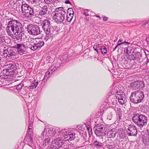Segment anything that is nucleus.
<instances>
[{"instance_id":"obj_1","label":"nucleus","mask_w":149,"mask_h":149,"mask_svg":"<svg viewBox=\"0 0 149 149\" xmlns=\"http://www.w3.org/2000/svg\"><path fill=\"white\" fill-rule=\"evenodd\" d=\"M24 29L22 24L18 21L13 20L9 21L6 30L8 35L20 33Z\"/></svg>"},{"instance_id":"obj_2","label":"nucleus","mask_w":149,"mask_h":149,"mask_svg":"<svg viewBox=\"0 0 149 149\" xmlns=\"http://www.w3.org/2000/svg\"><path fill=\"white\" fill-rule=\"evenodd\" d=\"M5 69L2 72V75L0 76L1 79H5L10 78V76H12L17 69V67L15 63H10L5 66Z\"/></svg>"},{"instance_id":"obj_3","label":"nucleus","mask_w":149,"mask_h":149,"mask_svg":"<svg viewBox=\"0 0 149 149\" xmlns=\"http://www.w3.org/2000/svg\"><path fill=\"white\" fill-rule=\"evenodd\" d=\"M66 12L64 8L62 7H58L55 9L53 19L57 24L63 23L65 20Z\"/></svg>"},{"instance_id":"obj_4","label":"nucleus","mask_w":149,"mask_h":149,"mask_svg":"<svg viewBox=\"0 0 149 149\" xmlns=\"http://www.w3.org/2000/svg\"><path fill=\"white\" fill-rule=\"evenodd\" d=\"M133 121L139 127L142 128L146 125L148 122V118L144 115L139 113L134 114L132 117Z\"/></svg>"},{"instance_id":"obj_5","label":"nucleus","mask_w":149,"mask_h":149,"mask_svg":"<svg viewBox=\"0 0 149 149\" xmlns=\"http://www.w3.org/2000/svg\"><path fill=\"white\" fill-rule=\"evenodd\" d=\"M41 24L42 28L46 35L45 40L47 41L51 37L50 22L47 19H45L42 21Z\"/></svg>"},{"instance_id":"obj_6","label":"nucleus","mask_w":149,"mask_h":149,"mask_svg":"<svg viewBox=\"0 0 149 149\" xmlns=\"http://www.w3.org/2000/svg\"><path fill=\"white\" fill-rule=\"evenodd\" d=\"M21 8L22 14L25 17H32L34 14L33 9L26 3H22Z\"/></svg>"},{"instance_id":"obj_7","label":"nucleus","mask_w":149,"mask_h":149,"mask_svg":"<svg viewBox=\"0 0 149 149\" xmlns=\"http://www.w3.org/2000/svg\"><path fill=\"white\" fill-rule=\"evenodd\" d=\"M27 30L29 34L33 36L38 35L42 32L38 26L31 24L27 25Z\"/></svg>"},{"instance_id":"obj_8","label":"nucleus","mask_w":149,"mask_h":149,"mask_svg":"<svg viewBox=\"0 0 149 149\" xmlns=\"http://www.w3.org/2000/svg\"><path fill=\"white\" fill-rule=\"evenodd\" d=\"M11 47L6 46L3 49V56L7 59L14 58L15 56V53L12 49Z\"/></svg>"},{"instance_id":"obj_9","label":"nucleus","mask_w":149,"mask_h":149,"mask_svg":"<svg viewBox=\"0 0 149 149\" xmlns=\"http://www.w3.org/2000/svg\"><path fill=\"white\" fill-rule=\"evenodd\" d=\"M65 140L70 141L75 138V134L71 132H69L68 130L64 129L61 131Z\"/></svg>"},{"instance_id":"obj_10","label":"nucleus","mask_w":149,"mask_h":149,"mask_svg":"<svg viewBox=\"0 0 149 149\" xmlns=\"http://www.w3.org/2000/svg\"><path fill=\"white\" fill-rule=\"evenodd\" d=\"M125 93L122 90L117 91L116 92V102H117V101L118 102H126L125 97Z\"/></svg>"},{"instance_id":"obj_11","label":"nucleus","mask_w":149,"mask_h":149,"mask_svg":"<svg viewBox=\"0 0 149 149\" xmlns=\"http://www.w3.org/2000/svg\"><path fill=\"white\" fill-rule=\"evenodd\" d=\"M127 130L126 131L128 135L136 136L137 135V131L135 125L132 124L129 125Z\"/></svg>"},{"instance_id":"obj_12","label":"nucleus","mask_w":149,"mask_h":149,"mask_svg":"<svg viewBox=\"0 0 149 149\" xmlns=\"http://www.w3.org/2000/svg\"><path fill=\"white\" fill-rule=\"evenodd\" d=\"M132 86L134 89H140L144 87L145 84L143 81L138 80L133 82Z\"/></svg>"},{"instance_id":"obj_13","label":"nucleus","mask_w":149,"mask_h":149,"mask_svg":"<svg viewBox=\"0 0 149 149\" xmlns=\"http://www.w3.org/2000/svg\"><path fill=\"white\" fill-rule=\"evenodd\" d=\"M27 0L34 7H39L42 8V7L43 6V4H44V2L42 0Z\"/></svg>"},{"instance_id":"obj_14","label":"nucleus","mask_w":149,"mask_h":149,"mask_svg":"<svg viewBox=\"0 0 149 149\" xmlns=\"http://www.w3.org/2000/svg\"><path fill=\"white\" fill-rule=\"evenodd\" d=\"M36 39L32 38L29 39L28 41L26 42V46L33 51H35L33 49V47L35 46V42Z\"/></svg>"},{"instance_id":"obj_15","label":"nucleus","mask_w":149,"mask_h":149,"mask_svg":"<svg viewBox=\"0 0 149 149\" xmlns=\"http://www.w3.org/2000/svg\"><path fill=\"white\" fill-rule=\"evenodd\" d=\"M141 56V54L138 53L134 54H130V55H128L126 57L129 60H134L136 59H140Z\"/></svg>"},{"instance_id":"obj_16","label":"nucleus","mask_w":149,"mask_h":149,"mask_svg":"<svg viewBox=\"0 0 149 149\" xmlns=\"http://www.w3.org/2000/svg\"><path fill=\"white\" fill-rule=\"evenodd\" d=\"M55 144L57 145L60 148H63L62 145L64 144L65 141L61 139L60 138H57L55 139L53 141Z\"/></svg>"},{"instance_id":"obj_17","label":"nucleus","mask_w":149,"mask_h":149,"mask_svg":"<svg viewBox=\"0 0 149 149\" xmlns=\"http://www.w3.org/2000/svg\"><path fill=\"white\" fill-rule=\"evenodd\" d=\"M36 41L35 42V46L33 47V49L35 51L38 48H40L44 44V42L42 40L39 39H36Z\"/></svg>"},{"instance_id":"obj_18","label":"nucleus","mask_w":149,"mask_h":149,"mask_svg":"<svg viewBox=\"0 0 149 149\" xmlns=\"http://www.w3.org/2000/svg\"><path fill=\"white\" fill-rule=\"evenodd\" d=\"M138 93L136 95L137 96L136 97V102H140L143 100L144 98V94L143 92L140 91H137Z\"/></svg>"},{"instance_id":"obj_19","label":"nucleus","mask_w":149,"mask_h":149,"mask_svg":"<svg viewBox=\"0 0 149 149\" xmlns=\"http://www.w3.org/2000/svg\"><path fill=\"white\" fill-rule=\"evenodd\" d=\"M58 63H56L54 65H53L50 67L48 70L52 73V74L53 72L55 71L58 68L60 67L61 64L60 63V60L58 61Z\"/></svg>"},{"instance_id":"obj_20","label":"nucleus","mask_w":149,"mask_h":149,"mask_svg":"<svg viewBox=\"0 0 149 149\" xmlns=\"http://www.w3.org/2000/svg\"><path fill=\"white\" fill-rule=\"evenodd\" d=\"M39 13V15L43 16L46 15L48 10L47 7L46 5H44L42 8Z\"/></svg>"},{"instance_id":"obj_21","label":"nucleus","mask_w":149,"mask_h":149,"mask_svg":"<svg viewBox=\"0 0 149 149\" xmlns=\"http://www.w3.org/2000/svg\"><path fill=\"white\" fill-rule=\"evenodd\" d=\"M124 52L126 54V56H127L128 55L133 54L134 52V50L132 47H128L125 49Z\"/></svg>"},{"instance_id":"obj_22","label":"nucleus","mask_w":149,"mask_h":149,"mask_svg":"<svg viewBox=\"0 0 149 149\" xmlns=\"http://www.w3.org/2000/svg\"><path fill=\"white\" fill-rule=\"evenodd\" d=\"M137 93H138V91H135L131 93L130 99L132 102H136V96Z\"/></svg>"},{"instance_id":"obj_23","label":"nucleus","mask_w":149,"mask_h":149,"mask_svg":"<svg viewBox=\"0 0 149 149\" xmlns=\"http://www.w3.org/2000/svg\"><path fill=\"white\" fill-rule=\"evenodd\" d=\"M19 33H14L13 34L9 35L11 36L15 40H21L22 39L21 35L19 34Z\"/></svg>"},{"instance_id":"obj_24","label":"nucleus","mask_w":149,"mask_h":149,"mask_svg":"<svg viewBox=\"0 0 149 149\" xmlns=\"http://www.w3.org/2000/svg\"><path fill=\"white\" fill-rule=\"evenodd\" d=\"M105 130L95 129V133L97 136H102L105 134Z\"/></svg>"},{"instance_id":"obj_25","label":"nucleus","mask_w":149,"mask_h":149,"mask_svg":"<svg viewBox=\"0 0 149 149\" xmlns=\"http://www.w3.org/2000/svg\"><path fill=\"white\" fill-rule=\"evenodd\" d=\"M103 143V142L102 143L98 140H95L93 142V144L96 148H100L102 147L104 145Z\"/></svg>"},{"instance_id":"obj_26","label":"nucleus","mask_w":149,"mask_h":149,"mask_svg":"<svg viewBox=\"0 0 149 149\" xmlns=\"http://www.w3.org/2000/svg\"><path fill=\"white\" fill-rule=\"evenodd\" d=\"M52 74V73H51L48 70L47 72H46L42 81L43 82H46L47 79Z\"/></svg>"},{"instance_id":"obj_27","label":"nucleus","mask_w":149,"mask_h":149,"mask_svg":"<svg viewBox=\"0 0 149 149\" xmlns=\"http://www.w3.org/2000/svg\"><path fill=\"white\" fill-rule=\"evenodd\" d=\"M38 84L37 81H36L35 80L33 81L30 86L29 87L30 89L35 88L37 87Z\"/></svg>"},{"instance_id":"obj_28","label":"nucleus","mask_w":149,"mask_h":149,"mask_svg":"<svg viewBox=\"0 0 149 149\" xmlns=\"http://www.w3.org/2000/svg\"><path fill=\"white\" fill-rule=\"evenodd\" d=\"M96 129H98L99 130H105V129L106 128L105 127H104V125H103L101 124H97L96 125Z\"/></svg>"},{"instance_id":"obj_29","label":"nucleus","mask_w":149,"mask_h":149,"mask_svg":"<svg viewBox=\"0 0 149 149\" xmlns=\"http://www.w3.org/2000/svg\"><path fill=\"white\" fill-rule=\"evenodd\" d=\"M50 149H59V148L53 141L50 144Z\"/></svg>"},{"instance_id":"obj_30","label":"nucleus","mask_w":149,"mask_h":149,"mask_svg":"<svg viewBox=\"0 0 149 149\" xmlns=\"http://www.w3.org/2000/svg\"><path fill=\"white\" fill-rule=\"evenodd\" d=\"M50 137H48L47 139H46L43 142V145L45 147L48 145L50 143Z\"/></svg>"},{"instance_id":"obj_31","label":"nucleus","mask_w":149,"mask_h":149,"mask_svg":"<svg viewBox=\"0 0 149 149\" xmlns=\"http://www.w3.org/2000/svg\"><path fill=\"white\" fill-rule=\"evenodd\" d=\"M144 51L146 58V63H147L149 62V51L146 49H144Z\"/></svg>"},{"instance_id":"obj_32","label":"nucleus","mask_w":149,"mask_h":149,"mask_svg":"<svg viewBox=\"0 0 149 149\" xmlns=\"http://www.w3.org/2000/svg\"><path fill=\"white\" fill-rule=\"evenodd\" d=\"M107 137L108 138H114L116 136L115 133L109 132L107 134Z\"/></svg>"},{"instance_id":"obj_33","label":"nucleus","mask_w":149,"mask_h":149,"mask_svg":"<svg viewBox=\"0 0 149 149\" xmlns=\"http://www.w3.org/2000/svg\"><path fill=\"white\" fill-rule=\"evenodd\" d=\"M101 53L103 54H106L107 53V49L105 47L102 46L100 48Z\"/></svg>"},{"instance_id":"obj_34","label":"nucleus","mask_w":149,"mask_h":149,"mask_svg":"<svg viewBox=\"0 0 149 149\" xmlns=\"http://www.w3.org/2000/svg\"><path fill=\"white\" fill-rule=\"evenodd\" d=\"M143 143L145 146H149V139L148 138H143Z\"/></svg>"},{"instance_id":"obj_35","label":"nucleus","mask_w":149,"mask_h":149,"mask_svg":"<svg viewBox=\"0 0 149 149\" xmlns=\"http://www.w3.org/2000/svg\"><path fill=\"white\" fill-rule=\"evenodd\" d=\"M47 132V130H46V129H45L44 130L43 132L42 133V134L44 136L45 134V135H47V136H49V134L52 133V131L51 130H48V131Z\"/></svg>"},{"instance_id":"obj_36","label":"nucleus","mask_w":149,"mask_h":149,"mask_svg":"<svg viewBox=\"0 0 149 149\" xmlns=\"http://www.w3.org/2000/svg\"><path fill=\"white\" fill-rule=\"evenodd\" d=\"M73 16V14L70 13L68 15H67V20L68 22H70L72 19Z\"/></svg>"},{"instance_id":"obj_37","label":"nucleus","mask_w":149,"mask_h":149,"mask_svg":"<svg viewBox=\"0 0 149 149\" xmlns=\"http://www.w3.org/2000/svg\"><path fill=\"white\" fill-rule=\"evenodd\" d=\"M16 47L19 49L20 48H25V46L23 44H17L16 45Z\"/></svg>"},{"instance_id":"obj_38","label":"nucleus","mask_w":149,"mask_h":149,"mask_svg":"<svg viewBox=\"0 0 149 149\" xmlns=\"http://www.w3.org/2000/svg\"><path fill=\"white\" fill-rule=\"evenodd\" d=\"M86 128L88 132L89 135H91L92 134V129L90 127V126L89 125H88L86 126Z\"/></svg>"},{"instance_id":"obj_39","label":"nucleus","mask_w":149,"mask_h":149,"mask_svg":"<svg viewBox=\"0 0 149 149\" xmlns=\"http://www.w3.org/2000/svg\"><path fill=\"white\" fill-rule=\"evenodd\" d=\"M54 0H44L43 2L46 4H49L53 3Z\"/></svg>"},{"instance_id":"obj_40","label":"nucleus","mask_w":149,"mask_h":149,"mask_svg":"<svg viewBox=\"0 0 149 149\" xmlns=\"http://www.w3.org/2000/svg\"><path fill=\"white\" fill-rule=\"evenodd\" d=\"M24 86V84L23 83L21 82L16 87V89L19 90L20 89L22 88Z\"/></svg>"},{"instance_id":"obj_41","label":"nucleus","mask_w":149,"mask_h":149,"mask_svg":"<svg viewBox=\"0 0 149 149\" xmlns=\"http://www.w3.org/2000/svg\"><path fill=\"white\" fill-rule=\"evenodd\" d=\"M127 44V45H128L129 44V43L128 42H122L121 43H118V44H117V45L116 46V47H115L114 48V50H115L117 48V47H118V46L121 45H124V44Z\"/></svg>"},{"instance_id":"obj_42","label":"nucleus","mask_w":149,"mask_h":149,"mask_svg":"<svg viewBox=\"0 0 149 149\" xmlns=\"http://www.w3.org/2000/svg\"><path fill=\"white\" fill-rule=\"evenodd\" d=\"M107 148L109 149H113V147L111 143H105Z\"/></svg>"},{"instance_id":"obj_43","label":"nucleus","mask_w":149,"mask_h":149,"mask_svg":"<svg viewBox=\"0 0 149 149\" xmlns=\"http://www.w3.org/2000/svg\"><path fill=\"white\" fill-rule=\"evenodd\" d=\"M112 142V141L111 139H108L107 140L103 142V143H111V144Z\"/></svg>"},{"instance_id":"obj_44","label":"nucleus","mask_w":149,"mask_h":149,"mask_svg":"<svg viewBox=\"0 0 149 149\" xmlns=\"http://www.w3.org/2000/svg\"><path fill=\"white\" fill-rule=\"evenodd\" d=\"M25 48H20V49H19L18 50V52L19 53H23L24 52V49Z\"/></svg>"},{"instance_id":"obj_45","label":"nucleus","mask_w":149,"mask_h":149,"mask_svg":"<svg viewBox=\"0 0 149 149\" xmlns=\"http://www.w3.org/2000/svg\"><path fill=\"white\" fill-rule=\"evenodd\" d=\"M56 27H54L53 28L54 31H53V35H55L57 33V31H56Z\"/></svg>"},{"instance_id":"obj_46","label":"nucleus","mask_w":149,"mask_h":149,"mask_svg":"<svg viewBox=\"0 0 149 149\" xmlns=\"http://www.w3.org/2000/svg\"><path fill=\"white\" fill-rule=\"evenodd\" d=\"M121 113H118L117 115V118L118 119H119L120 120V117L121 116Z\"/></svg>"},{"instance_id":"obj_47","label":"nucleus","mask_w":149,"mask_h":149,"mask_svg":"<svg viewBox=\"0 0 149 149\" xmlns=\"http://www.w3.org/2000/svg\"><path fill=\"white\" fill-rule=\"evenodd\" d=\"M103 20L104 21H106L108 19V17H106L104 16L103 17Z\"/></svg>"},{"instance_id":"obj_48","label":"nucleus","mask_w":149,"mask_h":149,"mask_svg":"<svg viewBox=\"0 0 149 149\" xmlns=\"http://www.w3.org/2000/svg\"><path fill=\"white\" fill-rule=\"evenodd\" d=\"M146 40L147 44L149 45V36L146 37Z\"/></svg>"},{"instance_id":"obj_49","label":"nucleus","mask_w":149,"mask_h":149,"mask_svg":"<svg viewBox=\"0 0 149 149\" xmlns=\"http://www.w3.org/2000/svg\"><path fill=\"white\" fill-rule=\"evenodd\" d=\"M95 45L97 47V48L99 49L100 50V48L101 47L100 46V45L98 44H95Z\"/></svg>"},{"instance_id":"obj_50","label":"nucleus","mask_w":149,"mask_h":149,"mask_svg":"<svg viewBox=\"0 0 149 149\" xmlns=\"http://www.w3.org/2000/svg\"><path fill=\"white\" fill-rule=\"evenodd\" d=\"M83 14L86 16H88L89 15V14L88 13L85 12Z\"/></svg>"},{"instance_id":"obj_51","label":"nucleus","mask_w":149,"mask_h":149,"mask_svg":"<svg viewBox=\"0 0 149 149\" xmlns=\"http://www.w3.org/2000/svg\"><path fill=\"white\" fill-rule=\"evenodd\" d=\"M65 3L66 4H70V1L69 0L65 1Z\"/></svg>"},{"instance_id":"obj_52","label":"nucleus","mask_w":149,"mask_h":149,"mask_svg":"<svg viewBox=\"0 0 149 149\" xmlns=\"http://www.w3.org/2000/svg\"><path fill=\"white\" fill-rule=\"evenodd\" d=\"M115 98H113V99H112L111 100V102H115Z\"/></svg>"},{"instance_id":"obj_53","label":"nucleus","mask_w":149,"mask_h":149,"mask_svg":"<svg viewBox=\"0 0 149 149\" xmlns=\"http://www.w3.org/2000/svg\"><path fill=\"white\" fill-rule=\"evenodd\" d=\"M56 131L55 130H54L52 132V134H53L55 135V133H56Z\"/></svg>"},{"instance_id":"obj_54","label":"nucleus","mask_w":149,"mask_h":149,"mask_svg":"<svg viewBox=\"0 0 149 149\" xmlns=\"http://www.w3.org/2000/svg\"><path fill=\"white\" fill-rule=\"evenodd\" d=\"M31 122H30V123L29 124V126L30 127H32V125H33L32 123H31Z\"/></svg>"},{"instance_id":"obj_55","label":"nucleus","mask_w":149,"mask_h":149,"mask_svg":"<svg viewBox=\"0 0 149 149\" xmlns=\"http://www.w3.org/2000/svg\"><path fill=\"white\" fill-rule=\"evenodd\" d=\"M122 40L121 39H119L118 41V43H119V42H122Z\"/></svg>"},{"instance_id":"obj_56","label":"nucleus","mask_w":149,"mask_h":149,"mask_svg":"<svg viewBox=\"0 0 149 149\" xmlns=\"http://www.w3.org/2000/svg\"><path fill=\"white\" fill-rule=\"evenodd\" d=\"M97 47H96V46H95V45L93 46V49H97Z\"/></svg>"},{"instance_id":"obj_57","label":"nucleus","mask_w":149,"mask_h":149,"mask_svg":"<svg viewBox=\"0 0 149 149\" xmlns=\"http://www.w3.org/2000/svg\"><path fill=\"white\" fill-rule=\"evenodd\" d=\"M98 53V49L97 48L96 49H94Z\"/></svg>"},{"instance_id":"obj_58","label":"nucleus","mask_w":149,"mask_h":149,"mask_svg":"<svg viewBox=\"0 0 149 149\" xmlns=\"http://www.w3.org/2000/svg\"><path fill=\"white\" fill-rule=\"evenodd\" d=\"M96 17H99L100 18V16L99 15H96Z\"/></svg>"},{"instance_id":"obj_59","label":"nucleus","mask_w":149,"mask_h":149,"mask_svg":"<svg viewBox=\"0 0 149 149\" xmlns=\"http://www.w3.org/2000/svg\"><path fill=\"white\" fill-rule=\"evenodd\" d=\"M147 23L149 25V20L147 22Z\"/></svg>"},{"instance_id":"obj_60","label":"nucleus","mask_w":149,"mask_h":149,"mask_svg":"<svg viewBox=\"0 0 149 149\" xmlns=\"http://www.w3.org/2000/svg\"><path fill=\"white\" fill-rule=\"evenodd\" d=\"M29 130H30V129H31V128H30V127L29 126V129H28Z\"/></svg>"},{"instance_id":"obj_61","label":"nucleus","mask_w":149,"mask_h":149,"mask_svg":"<svg viewBox=\"0 0 149 149\" xmlns=\"http://www.w3.org/2000/svg\"><path fill=\"white\" fill-rule=\"evenodd\" d=\"M121 103V104L123 105V104L125 103Z\"/></svg>"},{"instance_id":"obj_62","label":"nucleus","mask_w":149,"mask_h":149,"mask_svg":"<svg viewBox=\"0 0 149 149\" xmlns=\"http://www.w3.org/2000/svg\"><path fill=\"white\" fill-rule=\"evenodd\" d=\"M29 138H30L31 140V136H30Z\"/></svg>"},{"instance_id":"obj_63","label":"nucleus","mask_w":149,"mask_h":149,"mask_svg":"<svg viewBox=\"0 0 149 149\" xmlns=\"http://www.w3.org/2000/svg\"><path fill=\"white\" fill-rule=\"evenodd\" d=\"M1 60L0 59V64H1Z\"/></svg>"},{"instance_id":"obj_64","label":"nucleus","mask_w":149,"mask_h":149,"mask_svg":"<svg viewBox=\"0 0 149 149\" xmlns=\"http://www.w3.org/2000/svg\"><path fill=\"white\" fill-rule=\"evenodd\" d=\"M29 132H28V134L29 133Z\"/></svg>"}]
</instances>
